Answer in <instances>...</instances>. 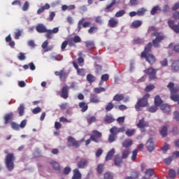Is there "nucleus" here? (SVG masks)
<instances>
[{"label":"nucleus","instance_id":"nucleus-1","mask_svg":"<svg viewBox=\"0 0 179 179\" xmlns=\"http://www.w3.org/2000/svg\"><path fill=\"white\" fill-rule=\"evenodd\" d=\"M150 31H152V33H151L152 37H155V38L152 40V43L150 42L147 45H145L144 50L141 54V57H146V55L149 54V52L152 51V47L153 46L155 48H159L160 47V43L166 38V36L163 34L157 31V27H150L148 32Z\"/></svg>","mask_w":179,"mask_h":179},{"label":"nucleus","instance_id":"nucleus-2","mask_svg":"<svg viewBox=\"0 0 179 179\" xmlns=\"http://www.w3.org/2000/svg\"><path fill=\"white\" fill-rule=\"evenodd\" d=\"M166 87L170 90L171 100L179 104V94H177L179 92V85H176L174 83L170 82Z\"/></svg>","mask_w":179,"mask_h":179},{"label":"nucleus","instance_id":"nucleus-3","mask_svg":"<svg viewBox=\"0 0 179 179\" xmlns=\"http://www.w3.org/2000/svg\"><path fill=\"white\" fill-rule=\"evenodd\" d=\"M150 97V94L149 93H146L143 98L139 99L136 105H135V108L136 111H141L142 109V107H146L148 106V99Z\"/></svg>","mask_w":179,"mask_h":179},{"label":"nucleus","instance_id":"nucleus-4","mask_svg":"<svg viewBox=\"0 0 179 179\" xmlns=\"http://www.w3.org/2000/svg\"><path fill=\"white\" fill-rule=\"evenodd\" d=\"M15 155L13 153H9L6 156L5 163L8 171H12L15 169Z\"/></svg>","mask_w":179,"mask_h":179},{"label":"nucleus","instance_id":"nucleus-5","mask_svg":"<svg viewBox=\"0 0 179 179\" xmlns=\"http://www.w3.org/2000/svg\"><path fill=\"white\" fill-rule=\"evenodd\" d=\"M85 17H82L78 22V27L77 29L78 31H80L82 30V28L86 29L87 27H90V25L92 24V22L90 21H85Z\"/></svg>","mask_w":179,"mask_h":179},{"label":"nucleus","instance_id":"nucleus-6","mask_svg":"<svg viewBox=\"0 0 179 179\" xmlns=\"http://www.w3.org/2000/svg\"><path fill=\"white\" fill-rule=\"evenodd\" d=\"M68 142V148H76V149H78V148H80V141H76L75 138L72 136H69L67 139Z\"/></svg>","mask_w":179,"mask_h":179},{"label":"nucleus","instance_id":"nucleus-7","mask_svg":"<svg viewBox=\"0 0 179 179\" xmlns=\"http://www.w3.org/2000/svg\"><path fill=\"white\" fill-rule=\"evenodd\" d=\"M103 136V134L97 130H94L92 131V134L90 136V140L92 141V142H95V143H99V142L101 141L100 139H101V137Z\"/></svg>","mask_w":179,"mask_h":179},{"label":"nucleus","instance_id":"nucleus-8","mask_svg":"<svg viewBox=\"0 0 179 179\" xmlns=\"http://www.w3.org/2000/svg\"><path fill=\"white\" fill-rule=\"evenodd\" d=\"M59 31V28L58 27H55L54 29H46L45 34V37L46 38L51 40L52 38V34H57Z\"/></svg>","mask_w":179,"mask_h":179},{"label":"nucleus","instance_id":"nucleus-9","mask_svg":"<svg viewBox=\"0 0 179 179\" xmlns=\"http://www.w3.org/2000/svg\"><path fill=\"white\" fill-rule=\"evenodd\" d=\"M157 70L150 67L149 69H145V73L148 75L150 79L152 80V79H156V73Z\"/></svg>","mask_w":179,"mask_h":179},{"label":"nucleus","instance_id":"nucleus-10","mask_svg":"<svg viewBox=\"0 0 179 179\" xmlns=\"http://www.w3.org/2000/svg\"><path fill=\"white\" fill-rule=\"evenodd\" d=\"M55 76H59L62 82H65L67 76L66 71H65L64 69H62L59 71H55Z\"/></svg>","mask_w":179,"mask_h":179},{"label":"nucleus","instance_id":"nucleus-11","mask_svg":"<svg viewBox=\"0 0 179 179\" xmlns=\"http://www.w3.org/2000/svg\"><path fill=\"white\" fill-rule=\"evenodd\" d=\"M141 58H145V59L150 64V65H153L155 62H156V57L152 54L148 53L145 55V57H141Z\"/></svg>","mask_w":179,"mask_h":179},{"label":"nucleus","instance_id":"nucleus-12","mask_svg":"<svg viewBox=\"0 0 179 179\" xmlns=\"http://www.w3.org/2000/svg\"><path fill=\"white\" fill-rule=\"evenodd\" d=\"M89 164V160L86 159H81L77 162L78 169H86L87 166Z\"/></svg>","mask_w":179,"mask_h":179},{"label":"nucleus","instance_id":"nucleus-13","mask_svg":"<svg viewBox=\"0 0 179 179\" xmlns=\"http://www.w3.org/2000/svg\"><path fill=\"white\" fill-rule=\"evenodd\" d=\"M61 97L62 99H66L69 97V87L66 85L62 88Z\"/></svg>","mask_w":179,"mask_h":179},{"label":"nucleus","instance_id":"nucleus-14","mask_svg":"<svg viewBox=\"0 0 179 179\" xmlns=\"http://www.w3.org/2000/svg\"><path fill=\"white\" fill-rule=\"evenodd\" d=\"M145 146L148 152H153V150H155V143L153 142V138H149L145 144Z\"/></svg>","mask_w":179,"mask_h":179},{"label":"nucleus","instance_id":"nucleus-15","mask_svg":"<svg viewBox=\"0 0 179 179\" xmlns=\"http://www.w3.org/2000/svg\"><path fill=\"white\" fill-rule=\"evenodd\" d=\"M138 128L141 129H143V128H146L149 127V122H145V118L143 117L141 120H138V123L137 124Z\"/></svg>","mask_w":179,"mask_h":179},{"label":"nucleus","instance_id":"nucleus-16","mask_svg":"<svg viewBox=\"0 0 179 179\" xmlns=\"http://www.w3.org/2000/svg\"><path fill=\"white\" fill-rule=\"evenodd\" d=\"M115 121V119H114V117H113V115H106L103 118V122L105 124H111Z\"/></svg>","mask_w":179,"mask_h":179},{"label":"nucleus","instance_id":"nucleus-17","mask_svg":"<svg viewBox=\"0 0 179 179\" xmlns=\"http://www.w3.org/2000/svg\"><path fill=\"white\" fill-rule=\"evenodd\" d=\"M85 120H87L88 125H92V124L97 122V118L96 117V116L90 115H87Z\"/></svg>","mask_w":179,"mask_h":179},{"label":"nucleus","instance_id":"nucleus-18","mask_svg":"<svg viewBox=\"0 0 179 179\" xmlns=\"http://www.w3.org/2000/svg\"><path fill=\"white\" fill-rule=\"evenodd\" d=\"M162 111L165 113V114H170L171 111V108H170V105L167 103L162 104L160 107Z\"/></svg>","mask_w":179,"mask_h":179},{"label":"nucleus","instance_id":"nucleus-19","mask_svg":"<svg viewBox=\"0 0 179 179\" xmlns=\"http://www.w3.org/2000/svg\"><path fill=\"white\" fill-rule=\"evenodd\" d=\"M116 3L117 0H112V2L105 8V12L107 13H108V12H113V10H114V8H113V6Z\"/></svg>","mask_w":179,"mask_h":179},{"label":"nucleus","instance_id":"nucleus-20","mask_svg":"<svg viewBox=\"0 0 179 179\" xmlns=\"http://www.w3.org/2000/svg\"><path fill=\"white\" fill-rule=\"evenodd\" d=\"M90 102L97 104V103H100V99L99 98V96L96 94H91L90 98Z\"/></svg>","mask_w":179,"mask_h":179},{"label":"nucleus","instance_id":"nucleus-21","mask_svg":"<svg viewBox=\"0 0 179 179\" xmlns=\"http://www.w3.org/2000/svg\"><path fill=\"white\" fill-rule=\"evenodd\" d=\"M114 155H115V149L112 148L110 150H109L108 152V153L106 154L105 160L106 162H108V160H111V159H113V157L114 156Z\"/></svg>","mask_w":179,"mask_h":179},{"label":"nucleus","instance_id":"nucleus-22","mask_svg":"<svg viewBox=\"0 0 179 179\" xmlns=\"http://www.w3.org/2000/svg\"><path fill=\"white\" fill-rule=\"evenodd\" d=\"M36 30L38 33H45L47 31V27L43 24H38L36 27Z\"/></svg>","mask_w":179,"mask_h":179},{"label":"nucleus","instance_id":"nucleus-23","mask_svg":"<svg viewBox=\"0 0 179 179\" xmlns=\"http://www.w3.org/2000/svg\"><path fill=\"white\" fill-rule=\"evenodd\" d=\"M114 163H115V166L121 167V165L122 164V157H121L119 155H115Z\"/></svg>","mask_w":179,"mask_h":179},{"label":"nucleus","instance_id":"nucleus-24","mask_svg":"<svg viewBox=\"0 0 179 179\" xmlns=\"http://www.w3.org/2000/svg\"><path fill=\"white\" fill-rule=\"evenodd\" d=\"M13 120V113H7L4 116V124H9Z\"/></svg>","mask_w":179,"mask_h":179},{"label":"nucleus","instance_id":"nucleus-25","mask_svg":"<svg viewBox=\"0 0 179 179\" xmlns=\"http://www.w3.org/2000/svg\"><path fill=\"white\" fill-rule=\"evenodd\" d=\"M73 176H72V179H80L82 178V173L79 171L78 169H75L73 171Z\"/></svg>","mask_w":179,"mask_h":179},{"label":"nucleus","instance_id":"nucleus-26","mask_svg":"<svg viewBox=\"0 0 179 179\" xmlns=\"http://www.w3.org/2000/svg\"><path fill=\"white\" fill-rule=\"evenodd\" d=\"M117 24H118V20L114 18V17H111L109 21H108V26L109 27H116Z\"/></svg>","mask_w":179,"mask_h":179},{"label":"nucleus","instance_id":"nucleus-27","mask_svg":"<svg viewBox=\"0 0 179 179\" xmlns=\"http://www.w3.org/2000/svg\"><path fill=\"white\" fill-rule=\"evenodd\" d=\"M142 26V21L141 20H134L132 22L131 25V29H138Z\"/></svg>","mask_w":179,"mask_h":179},{"label":"nucleus","instance_id":"nucleus-28","mask_svg":"<svg viewBox=\"0 0 179 179\" xmlns=\"http://www.w3.org/2000/svg\"><path fill=\"white\" fill-rule=\"evenodd\" d=\"M155 106H157V107H160V106H162V104H163V100H162V98H160L159 95H157L155 97Z\"/></svg>","mask_w":179,"mask_h":179},{"label":"nucleus","instance_id":"nucleus-29","mask_svg":"<svg viewBox=\"0 0 179 179\" xmlns=\"http://www.w3.org/2000/svg\"><path fill=\"white\" fill-rule=\"evenodd\" d=\"M132 140L131 138H127L122 143L123 148H129V146H132Z\"/></svg>","mask_w":179,"mask_h":179},{"label":"nucleus","instance_id":"nucleus-30","mask_svg":"<svg viewBox=\"0 0 179 179\" xmlns=\"http://www.w3.org/2000/svg\"><path fill=\"white\" fill-rule=\"evenodd\" d=\"M50 4L45 3V6H43L41 8L38 9L37 14L41 15V13H43V12H44V10H45V9H50Z\"/></svg>","mask_w":179,"mask_h":179},{"label":"nucleus","instance_id":"nucleus-31","mask_svg":"<svg viewBox=\"0 0 179 179\" xmlns=\"http://www.w3.org/2000/svg\"><path fill=\"white\" fill-rule=\"evenodd\" d=\"M78 106L81 108L82 113H85V111H87V108H89V106L85 102H80Z\"/></svg>","mask_w":179,"mask_h":179},{"label":"nucleus","instance_id":"nucleus-32","mask_svg":"<svg viewBox=\"0 0 179 179\" xmlns=\"http://www.w3.org/2000/svg\"><path fill=\"white\" fill-rule=\"evenodd\" d=\"M114 101H122V100H124V94H116L114 96H113V99Z\"/></svg>","mask_w":179,"mask_h":179},{"label":"nucleus","instance_id":"nucleus-33","mask_svg":"<svg viewBox=\"0 0 179 179\" xmlns=\"http://www.w3.org/2000/svg\"><path fill=\"white\" fill-rule=\"evenodd\" d=\"M17 111L20 117H23V115H24V105H23V103H21L17 108Z\"/></svg>","mask_w":179,"mask_h":179},{"label":"nucleus","instance_id":"nucleus-34","mask_svg":"<svg viewBox=\"0 0 179 179\" xmlns=\"http://www.w3.org/2000/svg\"><path fill=\"white\" fill-rule=\"evenodd\" d=\"M50 164H51V166H52L53 170H56L57 171H58V170H59L60 169L59 164L56 161H51L50 162Z\"/></svg>","mask_w":179,"mask_h":179},{"label":"nucleus","instance_id":"nucleus-35","mask_svg":"<svg viewBox=\"0 0 179 179\" xmlns=\"http://www.w3.org/2000/svg\"><path fill=\"white\" fill-rule=\"evenodd\" d=\"M85 45L88 50H94V42L92 41H87L85 42Z\"/></svg>","mask_w":179,"mask_h":179},{"label":"nucleus","instance_id":"nucleus-36","mask_svg":"<svg viewBox=\"0 0 179 179\" xmlns=\"http://www.w3.org/2000/svg\"><path fill=\"white\" fill-rule=\"evenodd\" d=\"M171 69L175 72H177V71L179 70V62L178 61L173 62L171 65Z\"/></svg>","mask_w":179,"mask_h":179},{"label":"nucleus","instance_id":"nucleus-37","mask_svg":"<svg viewBox=\"0 0 179 179\" xmlns=\"http://www.w3.org/2000/svg\"><path fill=\"white\" fill-rule=\"evenodd\" d=\"M139 176H141L139 171H133L131 173V178L132 179H138L139 178Z\"/></svg>","mask_w":179,"mask_h":179},{"label":"nucleus","instance_id":"nucleus-38","mask_svg":"<svg viewBox=\"0 0 179 179\" xmlns=\"http://www.w3.org/2000/svg\"><path fill=\"white\" fill-rule=\"evenodd\" d=\"M157 12H162V8L159 6H154L152 9L151 10V15H154L157 13Z\"/></svg>","mask_w":179,"mask_h":179},{"label":"nucleus","instance_id":"nucleus-39","mask_svg":"<svg viewBox=\"0 0 179 179\" xmlns=\"http://www.w3.org/2000/svg\"><path fill=\"white\" fill-rule=\"evenodd\" d=\"M97 31H99V27L95 26L91 27L88 29L89 34H94V33H97Z\"/></svg>","mask_w":179,"mask_h":179},{"label":"nucleus","instance_id":"nucleus-40","mask_svg":"<svg viewBox=\"0 0 179 179\" xmlns=\"http://www.w3.org/2000/svg\"><path fill=\"white\" fill-rule=\"evenodd\" d=\"M167 127L164 126L162 127V129L160 131V134H161V136H162V138H166V136H167Z\"/></svg>","mask_w":179,"mask_h":179},{"label":"nucleus","instance_id":"nucleus-41","mask_svg":"<svg viewBox=\"0 0 179 179\" xmlns=\"http://www.w3.org/2000/svg\"><path fill=\"white\" fill-rule=\"evenodd\" d=\"M145 176H148V177H152V176L155 175V170L153 169H146L145 171Z\"/></svg>","mask_w":179,"mask_h":179},{"label":"nucleus","instance_id":"nucleus-42","mask_svg":"<svg viewBox=\"0 0 179 179\" xmlns=\"http://www.w3.org/2000/svg\"><path fill=\"white\" fill-rule=\"evenodd\" d=\"M168 174L169 178H176V177H177V173H176V171L174 169H170Z\"/></svg>","mask_w":179,"mask_h":179},{"label":"nucleus","instance_id":"nucleus-43","mask_svg":"<svg viewBox=\"0 0 179 179\" xmlns=\"http://www.w3.org/2000/svg\"><path fill=\"white\" fill-rule=\"evenodd\" d=\"M135 129H127L125 132V134L129 136V138H131V136H134L135 134Z\"/></svg>","mask_w":179,"mask_h":179},{"label":"nucleus","instance_id":"nucleus-44","mask_svg":"<svg viewBox=\"0 0 179 179\" xmlns=\"http://www.w3.org/2000/svg\"><path fill=\"white\" fill-rule=\"evenodd\" d=\"M87 82H89L90 83H93V82H94L96 80V77H94L93 75L92 74H88L87 76Z\"/></svg>","mask_w":179,"mask_h":179},{"label":"nucleus","instance_id":"nucleus-45","mask_svg":"<svg viewBox=\"0 0 179 179\" xmlns=\"http://www.w3.org/2000/svg\"><path fill=\"white\" fill-rule=\"evenodd\" d=\"M22 33H23V31L21 29H17V31L15 32V36L14 38L15 40H19L20 38V36H22Z\"/></svg>","mask_w":179,"mask_h":179},{"label":"nucleus","instance_id":"nucleus-46","mask_svg":"<svg viewBox=\"0 0 179 179\" xmlns=\"http://www.w3.org/2000/svg\"><path fill=\"white\" fill-rule=\"evenodd\" d=\"M125 13H126V11L124 10H120L115 13V17H121L124 16Z\"/></svg>","mask_w":179,"mask_h":179},{"label":"nucleus","instance_id":"nucleus-47","mask_svg":"<svg viewBox=\"0 0 179 179\" xmlns=\"http://www.w3.org/2000/svg\"><path fill=\"white\" fill-rule=\"evenodd\" d=\"M94 93H96L97 94H99V93H101L103 92H106V88H104V87H95L94 89Z\"/></svg>","mask_w":179,"mask_h":179},{"label":"nucleus","instance_id":"nucleus-48","mask_svg":"<svg viewBox=\"0 0 179 179\" xmlns=\"http://www.w3.org/2000/svg\"><path fill=\"white\" fill-rule=\"evenodd\" d=\"M10 125H11L12 129H15V131H19V129H20V126L15 122H13L10 124Z\"/></svg>","mask_w":179,"mask_h":179},{"label":"nucleus","instance_id":"nucleus-49","mask_svg":"<svg viewBox=\"0 0 179 179\" xmlns=\"http://www.w3.org/2000/svg\"><path fill=\"white\" fill-rule=\"evenodd\" d=\"M145 13H146V9H145L144 8H139L137 10L138 16H143V15H145Z\"/></svg>","mask_w":179,"mask_h":179},{"label":"nucleus","instance_id":"nucleus-50","mask_svg":"<svg viewBox=\"0 0 179 179\" xmlns=\"http://www.w3.org/2000/svg\"><path fill=\"white\" fill-rule=\"evenodd\" d=\"M77 73L78 75H79L80 76H85L86 75V71L85 70V69H78L77 70Z\"/></svg>","mask_w":179,"mask_h":179},{"label":"nucleus","instance_id":"nucleus-51","mask_svg":"<svg viewBox=\"0 0 179 179\" xmlns=\"http://www.w3.org/2000/svg\"><path fill=\"white\" fill-rule=\"evenodd\" d=\"M110 132L111 135L117 136L118 134V128H117L116 127H113L110 129Z\"/></svg>","mask_w":179,"mask_h":179},{"label":"nucleus","instance_id":"nucleus-52","mask_svg":"<svg viewBox=\"0 0 179 179\" xmlns=\"http://www.w3.org/2000/svg\"><path fill=\"white\" fill-rule=\"evenodd\" d=\"M115 139H117V136L114 134H110L108 141L109 143H113V142H115Z\"/></svg>","mask_w":179,"mask_h":179},{"label":"nucleus","instance_id":"nucleus-53","mask_svg":"<svg viewBox=\"0 0 179 179\" xmlns=\"http://www.w3.org/2000/svg\"><path fill=\"white\" fill-rule=\"evenodd\" d=\"M114 108V104L113 102H109L106 106V111H111Z\"/></svg>","mask_w":179,"mask_h":179},{"label":"nucleus","instance_id":"nucleus-54","mask_svg":"<svg viewBox=\"0 0 179 179\" xmlns=\"http://www.w3.org/2000/svg\"><path fill=\"white\" fill-rule=\"evenodd\" d=\"M145 43V40L143 38H137L134 39V44H143Z\"/></svg>","mask_w":179,"mask_h":179},{"label":"nucleus","instance_id":"nucleus-55","mask_svg":"<svg viewBox=\"0 0 179 179\" xmlns=\"http://www.w3.org/2000/svg\"><path fill=\"white\" fill-rule=\"evenodd\" d=\"M171 162H173V157H169L168 158H166L164 160V162L166 166H170V164H171Z\"/></svg>","mask_w":179,"mask_h":179},{"label":"nucleus","instance_id":"nucleus-56","mask_svg":"<svg viewBox=\"0 0 179 179\" xmlns=\"http://www.w3.org/2000/svg\"><path fill=\"white\" fill-rule=\"evenodd\" d=\"M129 153H131V151L129 150H125L122 152V159H127L128 156L129 155Z\"/></svg>","mask_w":179,"mask_h":179},{"label":"nucleus","instance_id":"nucleus-57","mask_svg":"<svg viewBox=\"0 0 179 179\" xmlns=\"http://www.w3.org/2000/svg\"><path fill=\"white\" fill-rule=\"evenodd\" d=\"M103 170H104V165L103 164H100L97 166V173L99 174H101L103 173Z\"/></svg>","mask_w":179,"mask_h":179},{"label":"nucleus","instance_id":"nucleus-58","mask_svg":"<svg viewBox=\"0 0 179 179\" xmlns=\"http://www.w3.org/2000/svg\"><path fill=\"white\" fill-rule=\"evenodd\" d=\"M17 58L20 61H24V59H26V55L23 52H20L17 55Z\"/></svg>","mask_w":179,"mask_h":179},{"label":"nucleus","instance_id":"nucleus-59","mask_svg":"<svg viewBox=\"0 0 179 179\" xmlns=\"http://www.w3.org/2000/svg\"><path fill=\"white\" fill-rule=\"evenodd\" d=\"M157 107L159 106H157L156 105L152 106L148 108L149 113H156V111H157Z\"/></svg>","mask_w":179,"mask_h":179},{"label":"nucleus","instance_id":"nucleus-60","mask_svg":"<svg viewBox=\"0 0 179 179\" xmlns=\"http://www.w3.org/2000/svg\"><path fill=\"white\" fill-rule=\"evenodd\" d=\"M136 156H138V150L136 149L132 152L131 160H136Z\"/></svg>","mask_w":179,"mask_h":179},{"label":"nucleus","instance_id":"nucleus-61","mask_svg":"<svg viewBox=\"0 0 179 179\" xmlns=\"http://www.w3.org/2000/svg\"><path fill=\"white\" fill-rule=\"evenodd\" d=\"M155 89V85H147L145 88V92H150Z\"/></svg>","mask_w":179,"mask_h":179},{"label":"nucleus","instance_id":"nucleus-62","mask_svg":"<svg viewBox=\"0 0 179 179\" xmlns=\"http://www.w3.org/2000/svg\"><path fill=\"white\" fill-rule=\"evenodd\" d=\"M95 22L96 23H98V24H103V19L101 18V16L96 17Z\"/></svg>","mask_w":179,"mask_h":179},{"label":"nucleus","instance_id":"nucleus-63","mask_svg":"<svg viewBox=\"0 0 179 179\" xmlns=\"http://www.w3.org/2000/svg\"><path fill=\"white\" fill-rule=\"evenodd\" d=\"M104 179H113V175L107 172L104 174Z\"/></svg>","mask_w":179,"mask_h":179},{"label":"nucleus","instance_id":"nucleus-64","mask_svg":"<svg viewBox=\"0 0 179 179\" xmlns=\"http://www.w3.org/2000/svg\"><path fill=\"white\" fill-rule=\"evenodd\" d=\"M173 118L176 121H179V112L178 111H175L173 113Z\"/></svg>","mask_w":179,"mask_h":179}]
</instances>
